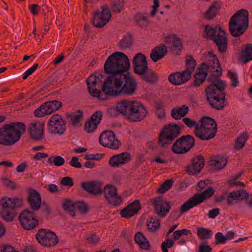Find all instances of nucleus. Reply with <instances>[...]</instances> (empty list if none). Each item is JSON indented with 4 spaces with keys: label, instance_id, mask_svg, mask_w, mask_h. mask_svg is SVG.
I'll list each match as a JSON object with an SVG mask.
<instances>
[{
    "label": "nucleus",
    "instance_id": "nucleus-1",
    "mask_svg": "<svg viewBox=\"0 0 252 252\" xmlns=\"http://www.w3.org/2000/svg\"><path fill=\"white\" fill-rule=\"evenodd\" d=\"M130 63L127 56L123 52H116L106 60L104 65L105 74L109 75L103 82L102 91L96 89L92 90L91 85L95 87L97 78L104 75L94 72L87 80L88 91L93 97L99 100H105L109 96H131L137 89L135 78L128 71Z\"/></svg>",
    "mask_w": 252,
    "mask_h": 252
},
{
    "label": "nucleus",
    "instance_id": "nucleus-2",
    "mask_svg": "<svg viewBox=\"0 0 252 252\" xmlns=\"http://www.w3.org/2000/svg\"><path fill=\"white\" fill-rule=\"evenodd\" d=\"M207 80L210 82L205 89L207 102L215 109H223L226 96L224 92L226 87L225 82L214 76H208Z\"/></svg>",
    "mask_w": 252,
    "mask_h": 252
},
{
    "label": "nucleus",
    "instance_id": "nucleus-3",
    "mask_svg": "<svg viewBox=\"0 0 252 252\" xmlns=\"http://www.w3.org/2000/svg\"><path fill=\"white\" fill-rule=\"evenodd\" d=\"M26 129L22 122H16L4 125L0 128V145L9 146L19 141Z\"/></svg>",
    "mask_w": 252,
    "mask_h": 252
},
{
    "label": "nucleus",
    "instance_id": "nucleus-4",
    "mask_svg": "<svg viewBox=\"0 0 252 252\" xmlns=\"http://www.w3.org/2000/svg\"><path fill=\"white\" fill-rule=\"evenodd\" d=\"M23 199L18 198L2 197L0 200V204L2 207L0 214L2 218L6 222L13 220L16 215L15 209L22 206Z\"/></svg>",
    "mask_w": 252,
    "mask_h": 252
},
{
    "label": "nucleus",
    "instance_id": "nucleus-5",
    "mask_svg": "<svg viewBox=\"0 0 252 252\" xmlns=\"http://www.w3.org/2000/svg\"><path fill=\"white\" fill-rule=\"evenodd\" d=\"M217 132L215 120L208 116H204L199 121L197 137L202 140H209L214 138Z\"/></svg>",
    "mask_w": 252,
    "mask_h": 252
},
{
    "label": "nucleus",
    "instance_id": "nucleus-6",
    "mask_svg": "<svg viewBox=\"0 0 252 252\" xmlns=\"http://www.w3.org/2000/svg\"><path fill=\"white\" fill-rule=\"evenodd\" d=\"M183 126L170 123L165 126L159 134L158 142L162 147L165 148L170 145L180 134Z\"/></svg>",
    "mask_w": 252,
    "mask_h": 252
},
{
    "label": "nucleus",
    "instance_id": "nucleus-7",
    "mask_svg": "<svg viewBox=\"0 0 252 252\" xmlns=\"http://www.w3.org/2000/svg\"><path fill=\"white\" fill-rule=\"evenodd\" d=\"M215 190L209 186L202 193H196L192 197L189 198L187 201L182 205L180 212L182 214L187 212L191 208L200 204L206 198H209L215 194Z\"/></svg>",
    "mask_w": 252,
    "mask_h": 252
},
{
    "label": "nucleus",
    "instance_id": "nucleus-8",
    "mask_svg": "<svg viewBox=\"0 0 252 252\" xmlns=\"http://www.w3.org/2000/svg\"><path fill=\"white\" fill-rule=\"evenodd\" d=\"M195 145V139L191 135H183L177 139L172 146V152L177 154H184L189 152Z\"/></svg>",
    "mask_w": 252,
    "mask_h": 252
},
{
    "label": "nucleus",
    "instance_id": "nucleus-9",
    "mask_svg": "<svg viewBox=\"0 0 252 252\" xmlns=\"http://www.w3.org/2000/svg\"><path fill=\"white\" fill-rule=\"evenodd\" d=\"M36 238L39 243L47 247L56 245L59 242L57 236L50 230L40 229L36 234Z\"/></svg>",
    "mask_w": 252,
    "mask_h": 252
},
{
    "label": "nucleus",
    "instance_id": "nucleus-10",
    "mask_svg": "<svg viewBox=\"0 0 252 252\" xmlns=\"http://www.w3.org/2000/svg\"><path fill=\"white\" fill-rule=\"evenodd\" d=\"M20 224L26 230L34 228L38 224V220L36 219L35 212L26 209L23 211L19 216Z\"/></svg>",
    "mask_w": 252,
    "mask_h": 252
},
{
    "label": "nucleus",
    "instance_id": "nucleus-11",
    "mask_svg": "<svg viewBox=\"0 0 252 252\" xmlns=\"http://www.w3.org/2000/svg\"><path fill=\"white\" fill-rule=\"evenodd\" d=\"M99 143L103 147L114 150L119 148L121 144L115 133L111 130H105L101 133L99 136Z\"/></svg>",
    "mask_w": 252,
    "mask_h": 252
},
{
    "label": "nucleus",
    "instance_id": "nucleus-12",
    "mask_svg": "<svg viewBox=\"0 0 252 252\" xmlns=\"http://www.w3.org/2000/svg\"><path fill=\"white\" fill-rule=\"evenodd\" d=\"M102 11L100 12L97 10L94 14L92 21L93 25L96 28H103L111 19V13L107 5L101 6Z\"/></svg>",
    "mask_w": 252,
    "mask_h": 252
},
{
    "label": "nucleus",
    "instance_id": "nucleus-13",
    "mask_svg": "<svg viewBox=\"0 0 252 252\" xmlns=\"http://www.w3.org/2000/svg\"><path fill=\"white\" fill-rule=\"evenodd\" d=\"M66 122L61 115H53L49 120L48 127L49 131L53 134H63L66 130Z\"/></svg>",
    "mask_w": 252,
    "mask_h": 252
},
{
    "label": "nucleus",
    "instance_id": "nucleus-14",
    "mask_svg": "<svg viewBox=\"0 0 252 252\" xmlns=\"http://www.w3.org/2000/svg\"><path fill=\"white\" fill-rule=\"evenodd\" d=\"M151 202L155 213L159 217L164 218L169 212L171 208L170 202L166 201L162 197H156Z\"/></svg>",
    "mask_w": 252,
    "mask_h": 252
},
{
    "label": "nucleus",
    "instance_id": "nucleus-15",
    "mask_svg": "<svg viewBox=\"0 0 252 252\" xmlns=\"http://www.w3.org/2000/svg\"><path fill=\"white\" fill-rule=\"evenodd\" d=\"M44 124L37 122L31 123L28 128L30 138L34 141H41L44 136Z\"/></svg>",
    "mask_w": 252,
    "mask_h": 252
},
{
    "label": "nucleus",
    "instance_id": "nucleus-16",
    "mask_svg": "<svg viewBox=\"0 0 252 252\" xmlns=\"http://www.w3.org/2000/svg\"><path fill=\"white\" fill-rule=\"evenodd\" d=\"M133 71L137 74H142L147 69L148 64L145 55L141 53H137L132 60Z\"/></svg>",
    "mask_w": 252,
    "mask_h": 252
},
{
    "label": "nucleus",
    "instance_id": "nucleus-17",
    "mask_svg": "<svg viewBox=\"0 0 252 252\" xmlns=\"http://www.w3.org/2000/svg\"><path fill=\"white\" fill-rule=\"evenodd\" d=\"M209 63H205V65L203 66L204 70L208 72L210 71L211 74L209 76H214L216 78L219 77L222 75V69L221 67L220 64L217 56H213V59L209 60Z\"/></svg>",
    "mask_w": 252,
    "mask_h": 252
},
{
    "label": "nucleus",
    "instance_id": "nucleus-18",
    "mask_svg": "<svg viewBox=\"0 0 252 252\" xmlns=\"http://www.w3.org/2000/svg\"><path fill=\"white\" fill-rule=\"evenodd\" d=\"M213 39L218 51L221 53L226 52L228 46L226 32L221 27H219L218 32Z\"/></svg>",
    "mask_w": 252,
    "mask_h": 252
},
{
    "label": "nucleus",
    "instance_id": "nucleus-19",
    "mask_svg": "<svg viewBox=\"0 0 252 252\" xmlns=\"http://www.w3.org/2000/svg\"><path fill=\"white\" fill-rule=\"evenodd\" d=\"M204 165L203 157L198 155L191 159V164L187 167V172L189 175H195L200 172Z\"/></svg>",
    "mask_w": 252,
    "mask_h": 252
},
{
    "label": "nucleus",
    "instance_id": "nucleus-20",
    "mask_svg": "<svg viewBox=\"0 0 252 252\" xmlns=\"http://www.w3.org/2000/svg\"><path fill=\"white\" fill-rule=\"evenodd\" d=\"M191 77L189 73L186 71L175 72L171 73L168 76L169 81L173 85L178 86L184 84L189 80Z\"/></svg>",
    "mask_w": 252,
    "mask_h": 252
},
{
    "label": "nucleus",
    "instance_id": "nucleus-21",
    "mask_svg": "<svg viewBox=\"0 0 252 252\" xmlns=\"http://www.w3.org/2000/svg\"><path fill=\"white\" fill-rule=\"evenodd\" d=\"M131 159L129 153L125 152L113 156L109 160V164L113 167H118L128 162Z\"/></svg>",
    "mask_w": 252,
    "mask_h": 252
},
{
    "label": "nucleus",
    "instance_id": "nucleus-22",
    "mask_svg": "<svg viewBox=\"0 0 252 252\" xmlns=\"http://www.w3.org/2000/svg\"><path fill=\"white\" fill-rule=\"evenodd\" d=\"M146 115L147 111L145 107L141 104L136 102L128 120L132 122L141 121Z\"/></svg>",
    "mask_w": 252,
    "mask_h": 252
},
{
    "label": "nucleus",
    "instance_id": "nucleus-23",
    "mask_svg": "<svg viewBox=\"0 0 252 252\" xmlns=\"http://www.w3.org/2000/svg\"><path fill=\"white\" fill-rule=\"evenodd\" d=\"M81 187L85 190L92 194L98 195L102 193V185L98 181L82 182Z\"/></svg>",
    "mask_w": 252,
    "mask_h": 252
},
{
    "label": "nucleus",
    "instance_id": "nucleus-24",
    "mask_svg": "<svg viewBox=\"0 0 252 252\" xmlns=\"http://www.w3.org/2000/svg\"><path fill=\"white\" fill-rule=\"evenodd\" d=\"M28 201L33 211H37L41 206V197L38 192L33 189H30Z\"/></svg>",
    "mask_w": 252,
    "mask_h": 252
},
{
    "label": "nucleus",
    "instance_id": "nucleus-25",
    "mask_svg": "<svg viewBox=\"0 0 252 252\" xmlns=\"http://www.w3.org/2000/svg\"><path fill=\"white\" fill-rule=\"evenodd\" d=\"M135 102V101H130L126 100H122L117 104V110L126 119L128 120Z\"/></svg>",
    "mask_w": 252,
    "mask_h": 252
},
{
    "label": "nucleus",
    "instance_id": "nucleus-26",
    "mask_svg": "<svg viewBox=\"0 0 252 252\" xmlns=\"http://www.w3.org/2000/svg\"><path fill=\"white\" fill-rule=\"evenodd\" d=\"M232 21L239 25L248 27L249 26V13L244 9L237 11L230 18Z\"/></svg>",
    "mask_w": 252,
    "mask_h": 252
},
{
    "label": "nucleus",
    "instance_id": "nucleus-27",
    "mask_svg": "<svg viewBox=\"0 0 252 252\" xmlns=\"http://www.w3.org/2000/svg\"><path fill=\"white\" fill-rule=\"evenodd\" d=\"M221 6L222 3L220 0H215L204 14V18L208 20L214 19L219 13Z\"/></svg>",
    "mask_w": 252,
    "mask_h": 252
},
{
    "label": "nucleus",
    "instance_id": "nucleus-28",
    "mask_svg": "<svg viewBox=\"0 0 252 252\" xmlns=\"http://www.w3.org/2000/svg\"><path fill=\"white\" fill-rule=\"evenodd\" d=\"M167 52L166 46L164 44H160L155 47L150 53V58L153 62L156 63L162 59Z\"/></svg>",
    "mask_w": 252,
    "mask_h": 252
},
{
    "label": "nucleus",
    "instance_id": "nucleus-29",
    "mask_svg": "<svg viewBox=\"0 0 252 252\" xmlns=\"http://www.w3.org/2000/svg\"><path fill=\"white\" fill-rule=\"evenodd\" d=\"M205 65V63H203L198 67L197 69L198 72L195 73L194 75L195 80L192 85L193 86L198 87L205 81L208 74L207 72L203 70V66Z\"/></svg>",
    "mask_w": 252,
    "mask_h": 252
},
{
    "label": "nucleus",
    "instance_id": "nucleus-30",
    "mask_svg": "<svg viewBox=\"0 0 252 252\" xmlns=\"http://www.w3.org/2000/svg\"><path fill=\"white\" fill-rule=\"evenodd\" d=\"M248 27L239 25L232 21H229V29L230 34L234 37L242 35Z\"/></svg>",
    "mask_w": 252,
    "mask_h": 252
},
{
    "label": "nucleus",
    "instance_id": "nucleus-31",
    "mask_svg": "<svg viewBox=\"0 0 252 252\" xmlns=\"http://www.w3.org/2000/svg\"><path fill=\"white\" fill-rule=\"evenodd\" d=\"M227 163V159L223 157L217 156L210 160V165L219 170L224 168Z\"/></svg>",
    "mask_w": 252,
    "mask_h": 252
},
{
    "label": "nucleus",
    "instance_id": "nucleus-32",
    "mask_svg": "<svg viewBox=\"0 0 252 252\" xmlns=\"http://www.w3.org/2000/svg\"><path fill=\"white\" fill-rule=\"evenodd\" d=\"M189 107L186 105L181 107L174 108L171 112V116L175 120H180L185 116L189 112Z\"/></svg>",
    "mask_w": 252,
    "mask_h": 252
},
{
    "label": "nucleus",
    "instance_id": "nucleus-33",
    "mask_svg": "<svg viewBox=\"0 0 252 252\" xmlns=\"http://www.w3.org/2000/svg\"><path fill=\"white\" fill-rule=\"evenodd\" d=\"M135 242L143 250H148L150 248L149 242L141 232H137L134 237Z\"/></svg>",
    "mask_w": 252,
    "mask_h": 252
},
{
    "label": "nucleus",
    "instance_id": "nucleus-34",
    "mask_svg": "<svg viewBox=\"0 0 252 252\" xmlns=\"http://www.w3.org/2000/svg\"><path fill=\"white\" fill-rule=\"evenodd\" d=\"M141 76L142 79L146 82L154 84L157 82L158 77L155 71L152 69H149L147 67V69L142 74H138Z\"/></svg>",
    "mask_w": 252,
    "mask_h": 252
},
{
    "label": "nucleus",
    "instance_id": "nucleus-35",
    "mask_svg": "<svg viewBox=\"0 0 252 252\" xmlns=\"http://www.w3.org/2000/svg\"><path fill=\"white\" fill-rule=\"evenodd\" d=\"M133 44V39L130 34L125 35L123 38L119 41L118 46L122 50H125L130 48Z\"/></svg>",
    "mask_w": 252,
    "mask_h": 252
},
{
    "label": "nucleus",
    "instance_id": "nucleus-36",
    "mask_svg": "<svg viewBox=\"0 0 252 252\" xmlns=\"http://www.w3.org/2000/svg\"><path fill=\"white\" fill-rule=\"evenodd\" d=\"M166 43H172V47L175 49L181 50L182 49V43L180 38L176 37L174 35H170L166 36Z\"/></svg>",
    "mask_w": 252,
    "mask_h": 252
},
{
    "label": "nucleus",
    "instance_id": "nucleus-37",
    "mask_svg": "<svg viewBox=\"0 0 252 252\" xmlns=\"http://www.w3.org/2000/svg\"><path fill=\"white\" fill-rule=\"evenodd\" d=\"M136 24L142 28L146 27L150 23L147 13H137L135 16Z\"/></svg>",
    "mask_w": 252,
    "mask_h": 252
},
{
    "label": "nucleus",
    "instance_id": "nucleus-38",
    "mask_svg": "<svg viewBox=\"0 0 252 252\" xmlns=\"http://www.w3.org/2000/svg\"><path fill=\"white\" fill-rule=\"evenodd\" d=\"M62 105L63 104L61 102L57 100L45 102V105L46 106L48 114H49L59 110L62 107Z\"/></svg>",
    "mask_w": 252,
    "mask_h": 252
},
{
    "label": "nucleus",
    "instance_id": "nucleus-39",
    "mask_svg": "<svg viewBox=\"0 0 252 252\" xmlns=\"http://www.w3.org/2000/svg\"><path fill=\"white\" fill-rule=\"evenodd\" d=\"M134 203H131L121 211L120 214L122 217L127 219L130 218L138 213L139 208H135L133 209L132 211L129 210V208H130L131 206Z\"/></svg>",
    "mask_w": 252,
    "mask_h": 252
},
{
    "label": "nucleus",
    "instance_id": "nucleus-40",
    "mask_svg": "<svg viewBox=\"0 0 252 252\" xmlns=\"http://www.w3.org/2000/svg\"><path fill=\"white\" fill-rule=\"evenodd\" d=\"M241 59L245 63L252 60V44H249L246 46L245 49L242 51Z\"/></svg>",
    "mask_w": 252,
    "mask_h": 252
},
{
    "label": "nucleus",
    "instance_id": "nucleus-41",
    "mask_svg": "<svg viewBox=\"0 0 252 252\" xmlns=\"http://www.w3.org/2000/svg\"><path fill=\"white\" fill-rule=\"evenodd\" d=\"M187 68L184 70L191 75L192 72L194 71L196 65V62L192 56H188L186 59Z\"/></svg>",
    "mask_w": 252,
    "mask_h": 252
},
{
    "label": "nucleus",
    "instance_id": "nucleus-42",
    "mask_svg": "<svg viewBox=\"0 0 252 252\" xmlns=\"http://www.w3.org/2000/svg\"><path fill=\"white\" fill-rule=\"evenodd\" d=\"M248 135L246 133L241 134L236 140L234 148L237 150L242 149L247 140Z\"/></svg>",
    "mask_w": 252,
    "mask_h": 252
},
{
    "label": "nucleus",
    "instance_id": "nucleus-43",
    "mask_svg": "<svg viewBox=\"0 0 252 252\" xmlns=\"http://www.w3.org/2000/svg\"><path fill=\"white\" fill-rule=\"evenodd\" d=\"M183 121L189 127L191 128L194 127V133L195 135L197 137L199 131V123H197L195 121L189 118H184Z\"/></svg>",
    "mask_w": 252,
    "mask_h": 252
},
{
    "label": "nucleus",
    "instance_id": "nucleus-44",
    "mask_svg": "<svg viewBox=\"0 0 252 252\" xmlns=\"http://www.w3.org/2000/svg\"><path fill=\"white\" fill-rule=\"evenodd\" d=\"M148 229L149 231L153 232L158 230L160 226V222L158 219L151 218L147 223Z\"/></svg>",
    "mask_w": 252,
    "mask_h": 252
},
{
    "label": "nucleus",
    "instance_id": "nucleus-45",
    "mask_svg": "<svg viewBox=\"0 0 252 252\" xmlns=\"http://www.w3.org/2000/svg\"><path fill=\"white\" fill-rule=\"evenodd\" d=\"M83 116V112L81 110H79L76 113H73L69 116L70 118L69 122L73 126H77L82 119Z\"/></svg>",
    "mask_w": 252,
    "mask_h": 252
},
{
    "label": "nucleus",
    "instance_id": "nucleus-46",
    "mask_svg": "<svg viewBox=\"0 0 252 252\" xmlns=\"http://www.w3.org/2000/svg\"><path fill=\"white\" fill-rule=\"evenodd\" d=\"M204 32L205 33L204 37L206 38L213 39L216 35V34L218 32V28H213L209 25H206Z\"/></svg>",
    "mask_w": 252,
    "mask_h": 252
},
{
    "label": "nucleus",
    "instance_id": "nucleus-47",
    "mask_svg": "<svg viewBox=\"0 0 252 252\" xmlns=\"http://www.w3.org/2000/svg\"><path fill=\"white\" fill-rule=\"evenodd\" d=\"M197 234L201 240L208 239L212 237L211 231L203 227L198 228Z\"/></svg>",
    "mask_w": 252,
    "mask_h": 252
},
{
    "label": "nucleus",
    "instance_id": "nucleus-48",
    "mask_svg": "<svg viewBox=\"0 0 252 252\" xmlns=\"http://www.w3.org/2000/svg\"><path fill=\"white\" fill-rule=\"evenodd\" d=\"M103 192L106 198H110L111 196L116 195L117 193V189L115 186L107 185L105 187Z\"/></svg>",
    "mask_w": 252,
    "mask_h": 252
},
{
    "label": "nucleus",
    "instance_id": "nucleus-49",
    "mask_svg": "<svg viewBox=\"0 0 252 252\" xmlns=\"http://www.w3.org/2000/svg\"><path fill=\"white\" fill-rule=\"evenodd\" d=\"M124 0H111V4L114 12L119 13L123 9Z\"/></svg>",
    "mask_w": 252,
    "mask_h": 252
},
{
    "label": "nucleus",
    "instance_id": "nucleus-50",
    "mask_svg": "<svg viewBox=\"0 0 252 252\" xmlns=\"http://www.w3.org/2000/svg\"><path fill=\"white\" fill-rule=\"evenodd\" d=\"M173 184V180H167L162 185H160L159 188L157 190V192L159 193H164L167 190H168L172 187Z\"/></svg>",
    "mask_w": 252,
    "mask_h": 252
},
{
    "label": "nucleus",
    "instance_id": "nucleus-51",
    "mask_svg": "<svg viewBox=\"0 0 252 252\" xmlns=\"http://www.w3.org/2000/svg\"><path fill=\"white\" fill-rule=\"evenodd\" d=\"M98 125L88 120L85 124L84 129L88 133L93 132L97 128Z\"/></svg>",
    "mask_w": 252,
    "mask_h": 252
},
{
    "label": "nucleus",
    "instance_id": "nucleus-52",
    "mask_svg": "<svg viewBox=\"0 0 252 252\" xmlns=\"http://www.w3.org/2000/svg\"><path fill=\"white\" fill-rule=\"evenodd\" d=\"M34 115L38 117H41L44 116L45 115H49L47 107L45 105V103L34 111Z\"/></svg>",
    "mask_w": 252,
    "mask_h": 252
},
{
    "label": "nucleus",
    "instance_id": "nucleus-53",
    "mask_svg": "<svg viewBox=\"0 0 252 252\" xmlns=\"http://www.w3.org/2000/svg\"><path fill=\"white\" fill-rule=\"evenodd\" d=\"M74 205V209H77L81 213L85 214L89 210L88 205L83 201L75 202Z\"/></svg>",
    "mask_w": 252,
    "mask_h": 252
},
{
    "label": "nucleus",
    "instance_id": "nucleus-54",
    "mask_svg": "<svg viewBox=\"0 0 252 252\" xmlns=\"http://www.w3.org/2000/svg\"><path fill=\"white\" fill-rule=\"evenodd\" d=\"M108 202L113 205V206L119 205L122 202V199L121 196L116 195L111 196L110 198H106Z\"/></svg>",
    "mask_w": 252,
    "mask_h": 252
},
{
    "label": "nucleus",
    "instance_id": "nucleus-55",
    "mask_svg": "<svg viewBox=\"0 0 252 252\" xmlns=\"http://www.w3.org/2000/svg\"><path fill=\"white\" fill-rule=\"evenodd\" d=\"M102 118V112L101 111H97L95 112L91 117L90 120L93 122H94L97 125H98Z\"/></svg>",
    "mask_w": 252,
    "mask_h": 252
},
{
    "label": "nucleus",
    "instance_id": "nucleus-56",
    "mask_svg": "<svg viewBox=\"0 0 252 252\" xmlns=\"http://www.w3.org/2000/svg\"><path fill=\"white\" fill-rule=\"evenodd\" d=\"M237 197V200H243L249 197V193L245 190H238L234 191Z\"/></svg>",
    "mask_w": 252,
    "mask_h": 252
},
{
    "label": "nucleus",
    "instance_id": "nucleus-57",
    "mask_svg": "<svg viewBox=\"0 0 252 252\" xmlns=\"http://www.w3.org/2000/svg\"><path fill=\"white\" fill-rule=\"evenodd\" d=\"M216 244H224L228 240L226 236H223L222 233L218 232L215 235Z\"/></svg>",
    "mask_w": 252,
    "mask_h": 252
},
{
    "label": "nucleus",
    "instance_id": "nucleus-58",
    "mask_svg": "<svg viewBox=\"0 0 252 252\" xmlns=\"http://www.w3.org/2000/svg\"><path fill=\"white\" fill-rule=\"evenodd\" d=\"M174 242L172 240L167 239L166 241L162 242L161 244V250L162 252H168V248H172Z\"/></svg>",
    "mask_w": 252,
    "mask_h": 252
},
{
    "label": "nucleus",
    "instance_id": "nucleus-59",
    "mask_svg": "<svg viewBox=\"0 0 252 252\" xmlns=\"http://www.w3.org/2000/svg\"><path fill=\"white\" fill-rule=\"evenodd\" d=\"M74 203H73L69 199H65L62 204L63 208L67 211L71 209H74Z\"/></svg>",
    "mask_w": 252,
    "mask_h": 252
},
{
    "label": "nucleus",
    "instance_id": "nucleus-60",
    "mask_svg": "<svg viewBox=\"0 0 252 252\" xmlns=\"http://www.w3.org/2000/svg\"><path fill=\"white\" fill-rule=\"evenodd\" d=\"M207 241L201 243L199 246L198 252H212V248L207 245Z\"/></svg>",
    "mask_w": 252,
    "mask_h": 252
},
{
    "label": "nucleus",
    "instance_id": "nucleus-61",
    "mask_svg": "<svg viewBox=\"0 0 252 252\" xmlns=\"http://www.w3.org/2000/svg\"><path fill=\"white\" fill-rule=\"evenodd\" d=\"M155 107L158 111H161L162 113V115L158 114V118L160 119L164 118L165 117V112L162 103L156 102Z\"/></svg>",
    "mask_w": 252,
    "mask_h": 252
},
{
    "label": "nucleus",
    "instance_id": "nucleus-62",
    "mask_svg": "<svg viewBox=\"0 0 252 252\" xmlns=\"http://www.w3.org/2000/svg\"><path fill=\"white\" fill-rule=\"evenodd\" d=\"M53 162L55 166H61L64 164L65 160L63 157L57 156L53 158Z\"/></svg>",
    "mask_w": 252,
    "mask_h": 252
},
{
    "label": "nucleus",
    "instance_id": "nucleus-63",
    "mask_svg": "<svg viewBox=\"0 0 252 252\" xmlns=\"http://www.w3.org/2000/svg\"><path fill=\"white\" fill-rule=\"evenodd\" d=\"M61 184L64 186L72 187L74 185L73 179L70 177H65L62 179Z\"/></svg>",
    "mask_w": 252,
    "mask_h": 252
},
{
    "label": "nucleus",
    "instance_id": "nucleus-64",
    "mask_svg": "<svg viewBox=\"0 0 252 252\" xmlns=\"http://www.w3.org/2000/svg\"><path fill=\"white\" fill-rule=\"evenodd\" d=\"M79 158L76 157L72 158L69 164L72 167L77 168H81L82 167V164L78 161Z\"/></svg>",
    "mask_w": 252,
    "mask_h": 252
}]
</instances>
